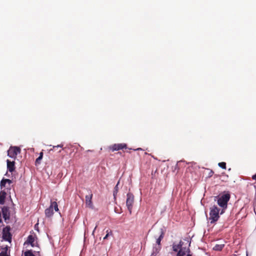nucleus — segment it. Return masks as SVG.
I'll list each match as a JSON object with an SVG mask.
<instances>
[{
  "label": "nucleus",
  "instance_id": "5",
  "mask_svg": "<svg viewBox=\"0 0 256 256\" xmlns=\"http://www.w3.org/2000/svg\"><path fill=\"white\" fill-rule=\"evenodd\" d=\"M10 226H7L3 228L2 232V239L9 242H11L12 240V234L10 232Z\"/></svg>",
  "mask_w": 256,
  "mask_h": 256
},
{
  "label": "nucleus",
  "instance_id": "11",
  "mask_svg": "<svg viewBox=\"0 0 256 256\" xmlns=\"http://www.w3.org/2000/svg\"><path fill=\"white\" fill-rule=\"evenodd\" d=\"M126 148V144H114L110 147V149L112 151L118 150Z\"/></svg>",
  "mask_w": 256,
  "mask_h": 256
},
{
  "label": "nucleus",
  "instance_id": "19",
  "mask_svg": "<svg viewBox=\"0 0 256 256\" xmlns=\"http://www.w3.org/2000/svg\"><path fill=\"white\" fill-rule=\"evenodd\" d=\"M120 184V181H118L116 184V185L115 186V187L114 188V192H113V195H114V198H116V196L118 192V185L119 184Z\"/></svg>",
  "mask_w": 256,
  "mask_h": 256
},
{
  "label": "nucleus",
  "instance_id": "24",
  "mask_svg": "<svg viewBox=\"0 0 256 256\" xmlns=\"http://www.w3.org/2000/svg\"><path fill=\"white\" fill-rule=\"evenodd\" d=\"M213 174H214V172L212 170H210L208 174V177L209 178L211 177Z\"/></svg>",
  "mask_w": 256,
  "mask_h": 256
},
{
  "label": "nucleus",
  "instance_id": "6",
  "mask_svg": "<svg viewBox=\"0 0 256 256\" xmlns=\"http://www.w3.org/2000/svg\"><path fill=\"white\" fill-rule=\"evenodd\" d=\"M126 196V205L130 214H131L134 202V196L132 193L128 192Z\"/></svg>",
  "mask_w": 256,
  "mask_h": 256
},
{
  "label": "nucleus",
  "instance_id": "3",
  "mask_svg": "<svg viewBox=\"0 0 256 256\" xmlns=\"http://www.w3.org/2000/svg\"><path fill=\"white\" fill-rule=\"evenodd\" d=\"M184 245H182L180 250H178L176 256H189L190 254V242H189L188 240H184Z\"/></svg>",
  "mask_w": 256,
  "mask_h": 256
},
{
  "label": "nucleus",
  "instance_id": "16",
  "mask_svg": "<svg viewBox=\"0 0 256 256\" xmlns=\"http://www.w3.org/2000/svg\"><path fill=\"white\" fill-rule=\"evenodd\" d=\"M6 183L10 185L12 183V181L10 179L2 178L0 181V188L2 189L3 188L5 187Z\"/></svg>",
  "mask_w": 256,
  "mask_h": 256
},
{
  "label": "nucleus",
  "instance_id": "22",
  "mask_svg": "<svg viewBox=\"0 0 256 256\" xmlns=\"http://www.w3.org/2000/svg\"><path fill=\"white\" fill-rule=\"evenodd\" d=\"M24 256H35L32 252V250H28L24 252Z\"/></svg>",
  "mask_w": 256,
  "mask_h": 256
},
{
  "label": "nucleus",
  "instance_id": "8",
  "mask_svg": "<svg viewBox=\"0 0 256 256\" xmlns=\"http://www.w3.org/2000/svg\"><path fill=\"white\" fill-rule=\"evenodd\" d=\"M37 240V236L36 234H30L28 236L27 240L24 244H30L32 247L38 246V244L36 240Z\"/></svg>",
  "mask_w": 256,
  "mask_h": 256
},
{
  "label": "nucleus",
  "instance_id": "28",
  "mask_svg": "<svg viewBox=\"0 0 256 256\" xmlns=\"http://www.w3.org/2000/svg\"><path fill=\"white\" fill-rule=\"evenodd\" d=\"M142 150L140 148H138L137 150Z\"/></svg>",
  "mask_w": 256,
  "mask_h": 256
},
{
  "label": "nucleus",
  "instance_id": "26",
  "mask_svg": "<svg viewBox=\"0 0 256 256\" xmlns=\"http://www.w3.org/2000/svg\"><path fill=\"white\" fill-rule=\"evenodd\" d=\"M106 232H107V234L106 235V236L104 238V240L108 238V236H109L110 233L108 232V230H107Z\"/></svg>",
  "mask_w": 256,
  "mask_h": 256
},
{
  "label": "nucleus",
  "instance_id": "2",
  "mask_svg": "<svg viewBox=\"0 0 256 256\" xmlns=\"http://www.w3.org/2000/svg\"><path fill=\"white\" fill-rule=\"evenodd\" d=\"M220 210L216 206H214L210 208V223L214 224L220 218Z\"/></svg>",
  "mask_w": 256,
  "mask_h": 256
},
{
  "label": "nucleus",
  "instance_id": "1",
  "mask_svg": "<svg viewBox=\"0 0 256 256\" xmlns=\"http://www.w3.org/2000/svg\"><path fill=\"white\" fill-rule=\"evenodd\" d=\"M230 194L228 193L224 194L220 196L218 200V204L222 208L220 212L222 214L224 212V210L227 208L228 202L230 200Z\"/></svg>",
  "mask_w": 256,
  "mask_h": 256
},
{
  "label": "nucleus",
  "instance_id": "15",
  "mask_svg": "<svg viewBox=\"0 0 256 256\" xmlns=\"http://www.w3.org/2000/svg\"><path fill=\"white\" fill-rule=\"evenodd\" d=\"M161 246L155 245L152 248V252L150 256H156L160 250Z\"/></svg>",
  "mask_w": 256,
  "mask_h": 256
},
{
  "label": "nucleus",
  "instance_id": "4",
  "mask_svg": "<svg viewBox=\"0 0 256 256\" xmlns=\"http://www.w3.org/2000/svg\"><path fill=\"white\" fill-rule=\"evenodd\" d=\"M54 208V209L55 211H58L57 202L56 201L52 202L51 200L50 206L46 208L44 212L46 218H50L53 216Z\"/></svg>",
  "mask_w": 256,
  "mask_h": 256
},
{
  "label": "nucleus",
  "instance_id": "20",
  "mask_svg": "<svg viewBox=\"0 0 256 256\" xmlns=\"http://www.w3.org/2000/svg\"><path fill=\"white\" fill-rule=\"evenodd\" d=\"M224 247V244H216L213 248L214 250H221Z\"/></svg>",
  "mask_w": 256,
  "mask_h": 256
},
{
  "label": "nucleus",
  "instance_id": "14",
  "mask_svg": "<svg viewBox=\"0 0 256 256\" xmlns=\"http://www.w3.org/2000/svg\"><path fill=\"white\" fill-rule=\"evenodd\" d=\"M184 245V242L180 240L178 244H172V250L175 252H178L180 250L181 246Z\"/></svg>",
  "mask_w": 256,
  "mask_h": 256
},
{
  "label": "nucleus",
  "instance_id": "7",
  "mask_svg": "<svg viewBox=\"0 0 256 256\" xmlns=\"http://www.w3.org/2000/svg\"><path fill=\"white\" fill-rule=\"evenodd\" d=\"M20 148L18 146H11L8 151V156L15 159L17 155L20 152Z\"/></svg>",
  "mask_w": 256,
  "mask_h": 256
},
{
  "label": "nucleus",
  "instance_id": "23",
  "mask_svg": "<svg viewBox=\"0 0 256 256\" xmlns=\"http://www.w3.org/2000/svg\"><path fill=\"white\" fill-rule=\"evenodd\" d=\"M218 166L222 169H226V163L224 162H219L218 164Z\"/></svg>",
  "mask_w": 256,
  "mask_h": 256
},
{
  "label": "nucleus",
  "instance_id": "21",
  "mask_svg": "<svg viewBox=\"0 0 256 256\" xmlns=\"http://www.w3.org/2000/svg\"><path fill=\"white\" fill-rule=\"evenodd\" d=\"M42 156H43V153L42 152H41L40 154V156H39L36 159V164H40V161L42 160Z\"/></svg>",
  "mask_w": 256,
  "mask_h": 256
},
{
  "label": "nucleus",
  "instance_id": "27",
  "mask_svg": "<svg viewBox=\"0 0 256 256\" xmlns=\"http://www.w3.org/2000/svg\"><path fill=\"white\" fill-rule=\"evenodd\" d=\"M252 178L253 180H256V174H254V176H252Z\"/></svg>",
  "mask_w": 256,
  "mask_h": 256
},
{
  "label": "nucleus",
  "instance_id": "9",
  "mask_svg": "<svg viewBox=\"0 0 256 256\" xmlns=\"http://www.w3.org/2000/svg\"><path fill=\"white\" fill-rule=\"evenodd\" d=\"M2 212L3 218H4L5 222L6 224H8L9 222L8 221L10 220V208L7 206H4L2 208Z\"/></svg>",
  "mask_w": 256,
  "mask_h": 256
},
{
  "label": "nucleus",
  "instance_id": "18",
  "mask_svg": "<svg viewBox=\"0 0 256 256\" xmlns=\"http://www.w3.org/2000/svg\"><path fill=\"white\" fill-rule=\"evenodd\" d=\"M8 248V246H6L4 248H0L2 250V252H0V256H10V255L8 254L7 252Z\"/></svg>",
  "mask_w": 256,
  "mask_h": 256
},
{
  "label": "nucleus",
  "instance_id": "12",
  "mask_svg": "<svg viewBox=\"0 0 256 256\" xmlns=\"http://www.w3.org/2000/svg\"><path fill=\"white\" fill-rule=\"evenodd\" d=\"M6 162H7V169H8V170L10 172H13L14 170H15V166H14L15 162H14V161L10 162V160H6Z\"/></svg>",
  "mask_w": 256,
  "mask_h": 256
},
{
  "label": "nucleus",
  "instance_id": "10",
  "mask_svg": "<svg viewBox=\"0 0 256 256\" xmlns=\"http://www.w3.org/2000/svg\"><path fill=\"white\" fill-rule=\"evenodd\" d=\"M88 194L86 196V204L87 206L92 208L93 204L92 202V194L90 190H87Z\"/></svg>",
  "mask_w": 256,
  "mask_h": 256
},
{
  "label": "nucleus",
  "instance_id": "13",
  "mask_svg": "<svg viewBox=\"0 0 256 256\" xmlns=\"http://www.w3.org/2000/svg\"><path fill=\"white\" fill-rule=\"evenodd\" d=\"M160 236L156 239V245L161 246L160 242L164 238V232L162 228L160 229Z\"/></svg>",
  "mask_w": 256,
  "mask_h": 256
},
{
  "label": "nucleus",
  "instance_id": "25",
  "mask_svg": "<svg viewBox=\"0 0 256 256\" xmlns=\"http://www.w3.org/2000/svg\"><path fill=\"white\" fill-rule=\"evenodd\" d=\"M63 146L62 144H58L56 146H53V149H54L56 148H62Z\"/></svg>",
  "mask_w": 256,
  "mask_h": 256
},
{
  "label": "nucleus",
  "instance_id": "17",
  "mask_svg": "<svg viewBox=\"0 0 256 256\" xmlns=\"http://www.w3.org/2000/svg\"><path fill=\"white\" fill-rule=\"evenodd\" d=\"M6 193L4 190H1L0 192V204H4L5 202Z\"/></svg>",
  "mask_w": 256,
  "mask_h": 256
}]
</instances>
